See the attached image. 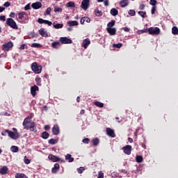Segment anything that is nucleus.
<instances>
[{"mask_svg":"<svg viewBox=\"0 0 178 178\" xmlns=\"http://www.w3.org/2000/svg\"><path fill=\"white\" fill-rule=\"evenodd\" d=\"M18 22L22 24H26L29 23V15L25 12H20L18 13Z\"/></svg>","mask_w":178,"mask_h":178,"instance_id":"1","label":"nucleus"},{"mask_svg":"<svg viewBox=\"0 0 178 178\" xmlns=\"http://www.w3.org/2000/svg\"><path fill=\"white\" fill-rule=\"evenodd\" d=\"M13 130L14 132L6 129V132L10 138H12V140H17V138H20V134L17 132V129H16V128H13Z\"/></svg>","mask_w":178,"mask_h":178,"instance_id":"2","label":"nucleus"},{"mask_svg":"<svg viewBox=\"0 0 178 178\" xmlns=\"http://www.w3.org/2000/svg\"><path fill=\"white\" fill-rule=\"evenodd\" d=\"M31 70L35 74H40L42 70V67H41V65H38L37 63H33L31 65Z\"/></svg>","mask_w":178,"mask_h":178,"instance_id":"3","label":"nucleus"},{"mask_svg":"<svg viewBox=\"0 0 178 178\" xmlns=\"http://www.w3.org/2000/svg\"><path fill=\"white\" fill-rule=\"evenodd\" d=\"M6 24L11 27V29H13V30H17L19 29L17 24H16V22H15L12 18H8L6 19Z\"/></svg>","mask_w":178,"mask_h":178,"instance_id":"4","label":"nucleus"},{"mask_svg":"<svg viewBox=\"0 0 178 178\" xmlns=\"http://www.w3.org/2000/svg\"><path fill=\"white\" fill-rule=\"evenodd\" d=\"M147 31L152 35H158L161 33V30L158 27H150Z\"/></svg>","mask_w":178,"mask_h":178,"instance_id":"5","label":"nucleus"},{"mask_svg":"<svg viewBox=\"0 0 178 178\" xmlns=\"http://www.w3.org/2000/svg\"><path fill=\"white\" fill-rule=\"evenodd\" d=\"M90 7V0H83L81 4V8L83 9V10H87Z\"/></svg>","mask_w":178,"mask_h":178,"instance_id":"6","label":"nucleus"},{"mask_svg":"<svg viewBox=\"0 0 178 178\" xmlns=\"http://www.w3.org/2000/svg\"><path fill=\"white\" fill-rule=\"evenodd\" d=\"M12 47H13V43L12 42H8V43L3 44L2 49L3 51H8Z\"/></svg>","mask_w":178,"mask_h":178,"instance_id":"7","label":"nucleus"},{"mask_svg":"<svg viewBox=\"0 0 178 178\" xmlns=\"http://www.w3.org/2000/svg\"><path fill=\"white\" fill-rule=\"evenodd\" d=\"M61 44H72L73 41L71 40L70 38H68L67 37H61L59 40Z\"/></svg>","mask_w":178,"mask_h":178,"instance_id":"8","label":"nucleus"},{"mask_svg":"<svg viewBox=\"0 0 178 178\" xmlns=\"http://www.w3.org/2000/svg\"><path fill=\"white\" fill-rule=\"evenodd\" d=\"M38 23L40 24H47V26H52V22L48 21L47 19H43L42 18H39L38 19Z\"/></svg>","mask_w":178,"mask_h":178,"instance_id":"9","label":"nucleus"},{"mask_svg":"<svg viewBox=\"0 0 178 178\" xmlns=\"http://www.w3.org/2000/svg\"><path fill=\"white\" fill-rule=\"evenodd\" d=\"M106 131L108 137H111L112 138L116 137V135L115 134V131H113V129L111 128H106Z\"/></svg>","mask_w":178,"mask_h":178,"instance_id":"10","label":"nucleus"},{"mask_svg":"<svg viewBox=\"0 0 178 178\" xmlns=\"http://www.w3.org/2000/svg\"><path fill=\"white\" fill-rule=\"evenodd\" d=\"M30 120H31V118L30 117H27L24 119V122H23V126H24V129H25L26 130H29V123H30Z\"/></svg>","mask_w":178,"mask_h":178,"instance_id":"11","label":"nucleus"},{"mask_svg":"<svg viewBox=\"0 0 178 178\" xmlns=\"http://www.w3.org/2000/svg\"><path fill=\"white\" fill-rule=\"evenodd\" d=\"M124 154H126L127 155H130V154H131V145H126L125 147H124L122 148Z\"/></svg>","mask_w":178,"mask_h":178,"instance_id":"12","label":"nucleus"},{"mask_svg":"<svg viewBox=\"0 0 178 178\" xmlns=\"http://www.w3.org/2000/svg\"><path fill=\"white\" fill-rule=\"evenodd\" d=\"M52 133L54 136H58L60 133L59 126L58 124H55L52 128Z\"/></svg>","mask_w":178,"mask_h":178,"instance_id":"13","label":"nucleus"},{"mask_svg":"<svg viewBox=\"0 0 178 178\" xmlns=\"http://www.w3.org/2000/svg\"><path fill=\"white\" fill-rule=\"evenodd\" d=\"M48 158L52 162H59V161H60V159L59 157H57L54 154H49Z\"/></svg>","mask_w":178,"mask_h":178,"instance_id":"14","label":"nucleus"},{"mask_svg":"<svg viewBox=\"0 0 178 178\" xmlns=\"http://www.w3.org/2000/svg\"><path fill=\"white\" fill-rule=\"evenodd\" d=\"M90 44H91V41L89 38H86L83 41L82 47H83L85 49H87V47L89 46Z\"/></svg>","mask_w":178,"mask_h":178,"instance_id":"15","label":"nucleus"},{"mask_svg":"<svg viewBox=\"0 0 178 178\" xmlns=\"http://www.w3.org/2000/svg\"><path fill=\"white\" fill-rule=\"evenodd\" d=\"M106 31L110 34V35H116V28H106Z\"/></svg>","mask_w":178,"mask_h":178,"instance_id":"16","label":"nucleus"},{"mask_svg":"<svg viewBox=\"0 0 178 178\" xmlns=\"http://www.w3.org/2000/svg\"><path fill=\"white\" fill-rule=\"evenodd\" d=\"M33 9H40L42 6V3H41V2H35V3H32L31 5Z\"/></svg>","mask_w":178,"mask_h":178,"instance_id":"17","label":"nucleus"},{"mask_svg":"<svg viewBox=\"0 0 178 178\" xmlns=\"http://www.w3.org/2000/svg\"><path fill=\"white\" fill-rule=\"evenodd\" d=\"M8 170L9 168H8V166L4 165L1 168H0V175H6Z\"/></svg>","mask_w":178,"mask_h":178,"instance_id":"18","label":"nucleus"},{"mask_svg":"<svg viewBox=\"0 0 178 178\" xmlns=\"http://www.w3.org/2000/svg\"><path fill=\"white\" fill-rule=\"evenodd\" d=\"M35 91H38V86L35 85L31 88V93L33 97H35Z\"/></svg>","mask_w":178,"mask_h":178,"instance_id":"19","label":"nucleus"},{"mask_svg":"<svg viewBox=\"0 0 178 178\" xmlns=\"http://www.w3.org/2000/svg\"><path fill=\"white\" fill-rule=\"evenodd\" d=\"M120 5L121 8H126V6H129V0H121Z\"/></svg>","mask_w":178,"mask_h":178,"instance_id":"20","label":"nucleus"},{"mask_svg":"<svg viewBox=\"0 0 178 178\" xmlns=\"http://www.w3.org/2000/svg\"><path fill=\"white\" fill-rule=\"evenodd\" d=\"M39 34H40L42 37H48V33H47V31H45L44 28H41L39 30Z\"/></svg>","mask_w":178,"mask_h":178,"instance_id":"21","label":"nucleus"},{"mask_svg":"<svg viewBox=\"0 0 178 178\" xmlns=\"http://www.w3.org/2000/svg\"><path fill=\"white\" fill-rule=\"evenodd\" d=\"M86 22V23H90L91 22V19L88 17H83L81 19L80 23L81 24H84V22Z\"/></svg>","mask_w":178,"mask_h":178,"instance_id":"22","label":"nucleus"},{"mask_svg":"<svg viewBox=\"0 0 178 178\" xmlns=\"http://www.w3.org/2000/svg\"><path fill=\"white\" fill-rule=\"evenodd\" d=\"M15 178H29L26 175H24V173H19L17 172L15 175Z\"/></svg>","mask_w":178,"mask_h":178,"instance_id":"23","label":"nucleus"},{"mask_svg":"<svg viewBox=\"0 0 178 178\" xmlns=\"http://www.w3.org/2000/svg\"><path fill=\"white\" fill-rule=\"evenodd\" d=\"M67 24H69L70 27H73V26H77L79 24V22L77 21H68Z\"/></svg>","mask_w":178,"mask_h":178,"instance_id":"24","label":"nucleus"},{"mask_svg":"<svg viewBox=\"0 0 178 178\" xmlns=\"http://www.w3.org/2000/svg\"><path fill=\"white\" fill-rule=\"evenodd\" d=\"M110 13L112 16H118L119 11L116 8H112Z\"/></svg>","mask_w":178,"mask_h":178,"instance_id":"25","label":"nucleus"},{"mask_svg":"<svg viewBox=\"0 0 178 178\" xmlns=\"http://www.w3.org/2000/svg\"><path fill=\"white\" fill-rule=\"evenodd\" d=\"M115 23H116L115 20H111V22H109L107 24V29H113V26H115Z\"/></svg>","mask_w":178,"mask_h":178,"instance_id":"26","label":"nucleus"},{"mask_svg":"<svg viewBox=\"0 0 178 178\" xmlns=\"http://www.w3.org/2000/svg\"><path fill=\"white\" fill-rule=\"evenodd\" d=\"M65 159L66 161H68V162H73V161H74V159L73 157H72L71 154H67L65 156Z\"/></svg>","mask_w":178,"mask_h":178,"instance_id":"27","label":"nucleus"},{"mask_svg":"<svg viewBox=\"0 0 178 178\" xmlns=\"http://www.w3.org/2000/svg\"><path fill=\"white\" fill-rule=\"evenodd\" d=\"M53 26L54 29H62L63 27V24H56L55 22L53 23Z\"/></svg>","mask_w":178,"mask_h":178,"instance_id":"28","label":"nucleus"},{"mask_svg":"<svg viewBox=\"0 0 178 178\" xmlns=\"http://www.w3.org/2000/svg\"><path fill=\"white\" fill-rule=\"evenodd\" d=\"M52 48H58V47H60V42H54L51 43Z\"/></svg>","mask_w":178,"mask_h":178,"instance_id":"29","label":"nucleus"},{"mask_svg":"<svg viewBox=\"0 0 178 178\" xmlns=\"http://www.w3.org/2000/svg\"><path fill=\"white\" fill-rule=\"evenodd\" d=\"M94 105L99 108H104V103H102L101 102H95Z\"/></svg>","mask_w":178,"mask_h":178,"instance_id":"30","label":"nucleus"},{"mask_svg":"<svg viewBox=\"0 0 178 178\" xmlns=\"http://www.w3.org/2000/svg\"><path fill=\"white\" fill-rule=\"evenodd\" d=\"M143 159L141 156H136V161L137 162V163H141V162H143Z\"/></svg>","mask_w":178,"mask_h":178,"instance_id":"31","label":"nucleus"},{"mask_svg":"<svg viewBox=\"0 0 178 178\" xmlns=\"http://www.w3.org/2000/svg\"><path fill=\"white\" fill-rule=\"evenodd\" d=\"M172 33L174 34V35H177L178 34V29L176 26L172 27Z\"/></svg>","mask_w":178,"mask_h":178,"instance_id":"32","label":"nucleus"},{"mask_svg":"<svg viewBox=\"0 0 178 178\" xmlns=\"http://www.w3.org/2000/svg\"><path fill=\"white\" fill-rule=\"evenodd\" d=\"M42 137L44 140H47V138H48L49 137V134H48V132H47V131L42 132Z\"/></svg>","mask_w":178,"mask_h":178,"instance_id":"33","label":"nucleus"},{"mask_svg":"<svg viewBox=\"0 0 178 178\" xmlns=\"http://www.w3.org/2000/svg\"><path fill=\"white\" fill-rule=\"evenodd\" d=\"M10 151H12V152H19V147L17 146H12L10 147Z\"/></svg>","mask_w":178,"mask_h":178,"instance_id":"34","label":"nucleus"},{"mask_svg":"<svg viewBox=\"0 0 178 178\" xmlns=\"http://www.w3.org/2000/svg\"><path fill=\"white\" fill-rule=\"evenodd\" d=\"M75 5H74V2L73 1H69L67 3V8H74Z\"/></svg>","mask_w":178,"mask_h":178,"instance_id":"35","label":"nucleus"},{"mask_svg":"<svg viewBox=\"0 0 178 178\" xmlns=\"http://www.w3.org/2000/svg\"><path fill=\"white\" fill-rule=\"evenodd\" d=\"M31 47H32V48H40L41 44L40 43H32Z\"/></svg>","mask_w":178,"mask_h":178,"instance_id":"36","label":"nucleus"},{"mask_svg":"<svg viewBox=\"0 0 178 178\" xmlns=\"http://www.w3.org/2000/svg\"><path fill=\"white\" fill-rule=\"evenodd\" d=\"M56 143H58L56 139L51 138V139L49 140V144H51V145L56 144Z\"/></svg>","mask_w":178,"mask_h":178,"instance_id":"37","label":"nucleus"},{"mask_svg":"<svg viewBox=\"0 0 178 178\" xmlns=\"http://www.w3.org/2000/svg\"><path fill=\"white\" fill-rule=\"evenodd\" d=\"M92 143L93 145H98L99 144V140L98 138L92 139Z\"/></svg>","mask_w":178,"mask_h":178,"instance_id":"38","label":"nucleus"},{"mask_svg":"<svg viewBox=\"0 0 178 178\" xmlns=\"http://www.w3.org/2000/svg\"><path fill=\"white\" fill-rule=\"evenodd\" d=\"M138 13L143 19H144V17H145V15H147V13H145L144 11H138Z\"/></svg>","mask_w":178,"mask_h":178,"instance_id":"39","label":"nucleus"},{"mask_svg":"<svg viewBox=\"0 0 178 178\" xmlns=\"http://www.w3.org/2000/svg\"><path fill=\"white\" fill-rule=\"evenodd\" d=\"M85 170H86V168H84V167H80L79 168H77V172L80 175H81V173H83Z\"/></svg>","mask_w":178,"mask_h":178,"instance_id":"40","label":"nucleus"},{"mask_svg":"<svg viewBox=\"0 0 178 178\" xmlns=\"http://www.w3.org/2000/svg\"><path fill=\"white\" fill-rule=\"evenodd\" d=\"M95 13L96 16H97L98 17H99V16H102V11H101L99 10H96L95 11Z\"/></svg>","mask_w":178,"mask_h":178,"instance_id":"41","label":"nucleus"},{"mask_svg":"<svg viewBox=\"0 0 178 178\" xmlns=\"http://www.w3.org/2000/svg\"><path fill=\"white\" fill-rule=\"evenodd\" d=\"M51 9L50 7L47 8L45 13H44V15H47L49 16H51Z\"/></svg>","mask_w":178,"mask_h":178,"instance_id":"42","label":"nucleus"},{"mask_svg":"<svg viewBox=\"0 0 178 178\" xmlns=\"http://www.w3.org/2000/svg\"><path fill=\"white\" fill-rule=\"evenodd\" d=\"M128 14L129 16H136V11L134 10H129Z\"/></svg>","mask_w":178,"mask_h":178,"instance_id":"43","label":"nucleus"},{"mask_svg":"<svg viewBox=\"0 0 178 178\" xmlns=\"http://www.w3.org/2000/svg\"><path fill=\"white\" fill-rule=\"evenodd\" d=\"M29 129L31 131H34L37 127H35V125L33 124L31 126L29 127Z\"/></svg>","mask_w":178,"mask_h":178,"instance_id":"44","label":"nucleus"},{"mask_svg":"<svg viewBox=\"0 0 178 178\" xmlns=\"http://www.w3.org/2000/svg\"><path fill=\"white\" fill-rule=\"evenodd\" d=\"M24 163L29 165L30 163V159H27V156H25L24 158Z\"/></svg>","mask_w":178,"mask_h":178,"instance_id":"45","label":"nucleus"},{"mask_svg":"<svg viewBox=\"0 0 178 178\" xmlns=\"http://www.w3.org/2000/svg\"><path fill=\"white\" fill-rule=\"evenodd\" d=\"M156 0H150V5H152V6H156Z\"/></svg>","mask_w":178,"mask_h":178,"instance_id":"46","label":"nucleus"},{"mask_svg":"<svg viewBox=\"0 0 178 178\" xmlns=\"http://www.w3.org/2000/svg\"><path fill=\"white\" fill-rule=\"evenodd\" d=\"M82 142L83 144H88V143H90V139L88 138H83Z\"/></svg>","mask_w":178,"mask_h":178,"instance_id":"47","label":"nucleus"},{"mask_svg":"<svg viewBox=\"0 0 178 178\" xmlns=\"http://www.w3.org/2000/svg\"><path fill=\"white\" fill-rule=\"evenodd\" d=\"M35 81L38 86H41V78H36Z\"/></svg>","mask_w":178,"mask_h":178,"instance_id":"48","label":"nucleus"},{"mask_svg":"<svg viewBox=\"0 0 178 178\" xmlns=\"http://www.w3.org/2000/svg\"><path fill=\"white\" fill-rule=\"evenodd\" d=\"M123 44H122V43H118V44H114L113 47H115V48H122Z\"/></svg>","mask_w":178,"mask_h":178,"instance_id":"49","label":"nucleus"},{"mask_svg":"<svg viewBox=\"0 0 178 178\" xmlns=\"http://www.w3.org/2000/svg\"><path fill=\"white\" fill-rule=\"evenodd\" d=\"M97 178H104V172L102 171L99 172Z\"/></svg>","mask_w":178,"mask_h":178,"instance_id":"50","label":"nucleus"},{"mask_svg":"<svg viewBox=\"0 0 178 178\" xmlns=\"http://www.w3.org/2000/svg\"><path fill=\"white\" fill-rule=\"evenodd\" d=\"M54 12L56 13L58 12H62V8H55Z\"/></svg>","mask_w":178,"mask_h":178,"instance_id":"51","label":"nucleus"},{"mask_svg":"<svg viewBox=\"0 0 178 178\" xmlns=\"http://www.w3.org/2000/svg\"><path fill=\"white\" fill-rule=\"evenodd\" d=\"M3 6H5V8H9V6H10V3L9 1H6L4 3Z\"/></svg>","mask_w":178,"mask_h":178,"instance_id":"52","label":"nucleus"},{"mask_svg":"<svg viewBox=\"0 0 178 178\" xmlns=\"http://www.w3.org/2000/svg\"><path fill=\"white\" fill-rule=\"evenodd\" d=\"M30 3H28L26 6L24 7V10H30Z\"/></svg>","mask_w":178,"mask_h":178,"instance_id":"53","label":"nucleus"},{"mask_svg":"<svg viewBox=\"0 0 178 178\" xmlns=\"http://www.w3.org/2000/svg\"><path fill=\"white\" fill-rule=\"evenodd\" d=\"M155 10H156V6H152V15L155 13Z\"/></svg>","mask_w":178,"mask_h":178,"instance_id":"54","label":"nucleus"},{"mask_svg":"<svg viewBox=\"0 0 178 178\" xmlns=\"http://www.w3.org/2000/svg\"><path fill=\"white\" fill-rule=\"evenodd\" d=\"M122 30H124V31H125L126 33H129V31H130V29L127 27L122 28Z\"/></svg>","mask_w":178,"mask_h":178,"instance_id":"55","label":"nucleus"},{"mask_svg":"<svg viewBox=\"0 0 178 178\" xmlns=\"http://www.w3.org/2000/svg\"><path fill=\"white\" fill-rule=\"evenodd\" d=\"M145 8V5H144V4H140V10H144Z\"/></svg>","mask_w":178,"mask_h":178,"instance_id":"56","label":"nucleus"},{"mask_svg":"<svg viewBox=\"0 0 178 178\" xmlns=\"http://www.w3.org/2000/svg\"><path fill=\"white\" fill-rule=\"evenodd\" d=\"M54 168L55 169H57V170H59V168H60L59 164H58V163L54 164Z\"/></svg>","mask_w":178,"mask_h":178,"instance_id":"57","label":"nucleus"},{"mask_svg":"<svg viewBox=\"0 0 178 178\" xmlns=\"http://www.w3.org/2000/svg\"><path fill=\"white\" fill-rule=\"evenodd\" d=\"M138 34H143L144 33H147L146 30H140L138 31Z\"/></svg>","mask_w":178,"mask_h":178,"instance_id":"58","label":"nucleus"},{"mask_svg":"<svg viewBox=\"0 0 178 178\" xmlns=\"http://www.w3.org/2000/svg\"><path fill=\"white\" fill-rule=\"evenodd\" d=\"M104 3L105 6H109V1L108 0H105L104 1Z\"/></svg>","mask_w":178,"mask_h":178,"instance_id":"59","label":"nucleus"},{"mask_svg":"<svg viewBox=\"0 0 178 178\" xmlns=\"http://www.w3.org/2000/svg\"><path fill=\"white\" fill-rule=\"evenodd\" d=\"M6 17L4 15L0 16V20H3V22H5Z\"/></svg>","mask_w":178,"mask_h":178,"instance_id":"60","label":"nucleus"},{"mask_svg":"<svg viewBox=\"0 0 178 178\" xmlns=\"http://www.w3.org/2000/svg\"><path fill=\"white\" fill-rule=\"evenodd\" d=\"M58 169L55 168L54 167L52 168L51 172L52 173H56L58 172Z\"/></svg>","mask_w":178,"mask_h":178,"instance_id":"61","label":"nucleus"},{"mask_svg":"<svg viewBox=\"0 0 178 178\" xmlns=\"http://www.w3.org/2000/svg\"><path fill=\"white\" fill-rule=\"evenodd\" d=\"M3 10H5V8L0 6V13H2V12H3Z\"/></svg>","mask_w":178,"mask_h":178,"instance_id":"62","label":"nucleus"},{"mask_svg":"<svg viewBox=\"0 0 178 178\" xmlns=\"http://www.w3.org/2000/svg\"><path fill=\"white\" fill-rule=\"evenodd\" d=\"M44 129V130H49V129H50L49 125H45Z\"/></svg>","mask_w":178,"mask_h":178,"instance_id":"63","label":"nucleus"},{"mask_svg":"<svg viewBox=\"0 0 178 178\" xmlns=\"http://www.w3.org/2000/svg\"><path fill=\"white\" fill-rule=\"evenodd\" d=\"M15 13H10V17H15Z\"/></svg>","mask_w":178,"mask_h":178,"instance_id":"64","label":"nucleus"}]
</instances>
